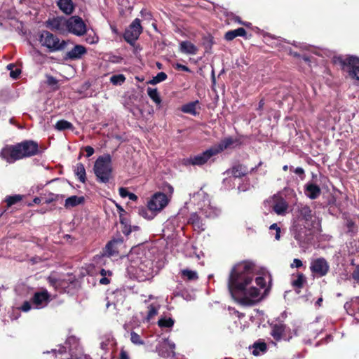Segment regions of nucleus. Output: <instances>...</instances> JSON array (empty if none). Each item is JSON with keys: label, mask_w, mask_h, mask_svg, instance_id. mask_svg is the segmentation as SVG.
<instances>
[{"label": "nucleus", "mask_w": 359, "mask_h": 359, "mask_svg": "<svg viewBox=\"0 0 359 359\" xmlns=\"http://www.w3.org/2000/svg\"><path fill=\"white\" fill-rule=\"evenodd\" d=\"M87 43L90 44L96 43L98 41V37L93 34V35L89 34L88 37L86 39Z\"/></svg>", "instance_id": "49"}, {"label": "nucleus", "mask_w": 359, "mask_h": 359, "mask_svg": "<svg viewBox=\"0 0 359 359\" xmlns=\"http://www.w3.org/2000/svg\"><path fill=\"white\" fill-rule=\"evenodd\" d=\"M280 229H278L277 231H276V235H275L276 240L280 239Z\"/></svg>", "instance_id": "62"}, {"label": "nucleus", "mask_w": 359, "mask_h": 359, "mask_svg": "<svg viewBox=\"0 0 359 359\" xmlns=\"http://www.w3.org/2000/svg\"><path fill=\"white\" fill-rule=\"evenodd\" d=\"M56 4L59 9L66 15L72 14L75 8V5L72 0H57Z\"/></svg>", "instance_id": "19"}, {"label": "nucleus", "mask_w": 359, "mask_h": 359, "mask_svg": "<svg viewBox=\"0 0 359 359\" xmlns=\"http://www.w3.org/2000/svg\"><path fill=\"white\" fill-rule=\"evenodd\" d=\"M22 200L20 195L10 196L6 197V202L8 206H11Z\"/></svg>", "instance_id": "44"}, {"label": "nucleus", "mask_w": 359, "mask_h": 359, "mask_svg": "<svg viewBox=\"0 0 359 359\" xmlns=\"http://www.w3.org/2000/svg\"><path fill=\"white\" fill-rule=\"evenodd\" d=\"M288 204L283 198L274 196L273 198V210L278 215H283L287 212Z\"/></svg>", "instance_id": "17"}, {"label": "nucleus", "mask_w": 359, "mask_h": 359, "mask_svg": "<svg viewBox=\"0 0 359 359\" xmlns=\"http://www.w3.org/2000/svg\"><path fill=\"white\" fill-rule=\"evenodd\" d=\"M191 198L193 202L197 201L198 208L206 217L214 218L219 215L220 210L211 205L208 196L203 191L194 194Z\"/></svg>", "instance_id": "5"}, {"label": "nucleus", "mask_w": 359, "mask_h": 359, "mask_svg": "<svg viewBox=\"0 0 359 359\" xmlns=\"http://www.w3.org/2000/svg\"><path fill=\"white\" fill-rule=\"evenodd\" d=\"M22 159L36 155L39 151L38 144L32 140H26L18 144Z\"/></svg>", "instance_id": "12"}, {"label": "nucleus", "mask_w": 359, "mask_h": 359, "mask_svg": "<svg viewBox=\"0 0 359 359\" xmlns=\"http://www.w3.org/2000/svg\"><path fill=\"white\" fill-rule=\"evenodd\" d=\"M21 73L20 69L16 68L15 70H11L10 72V76L13 79H17Z\"/></svg>", "instance_id": "51"}, {"label": "nucleus", "mask_w": 359, "mask_h": 359, "mask_svg": "<svg viewBox=\"0 0 359 359\" xmlns=\"http://www.w3.org/2000/svg\"><path fill=\"white\" fill-rule=\"evenodd\" d=\"M177 68L178 69H181V70L184 71V72H190V70L188 68V67H187V66H185L184 65L177 64Z\"/></svg>", "instance_id": "58"}, {"label": "nucleus", "mask_w": 359, "mask_h": 359, "mask_svg": "<svg viewBox=\"0 0 359 359\" xmlns=\"http://www.w3.org/2000/svg\"><path fill=\"white\" fill-rule=\"evenodd\" d=\"M15 67L14 65L13 64H9L8 66H7V69L8 70H10V72L11 70H13V69Z\"/></svg>", "instance_id": "64"}, {"label": "nucleus", "mask_w": 359, "mask_h": 359, "mask_svg": "<svg viewBox=\"0 0 359 359\" xmlns=\"http://www.w3.org/2000/svg\"><path fill=\"white\" fill-rule=\"evenodd\" d=\"M298 211L299 213V219L300 221H304L305 224L309 222L312 218V211L311 208L306 205H300L298 207Z\"/></svg>", "instance_id": "22"}, {"label": "nucleus", "mask_w": 359, "mask_h": 359, "mask_svg": "<svg viewBox=\"0 0 359 359\" xmlns=\"http://www.w3.org/2000/svg\"><path fill=\"white\" fill-rule=\"evenodd\" d=\"M199 102L198 101H194L189 102L182 107V111L186 114H189L193 116H196L198 114V110L200 107H198Z\"/></svg>", "instance_id": "25"}, {"label": "nucleus", "mask_w": 359, "mask_h": 359, "mask_svg": "<svg viewBox=\"0 0 359 359\" xmlns=\"http://www.w3.org/2000/svg\"><path fill=\"white\" fill-rule=\"evenodd\" d=\"M147 93L150 98L157 104H160L161 102V99L159 96L157 89L148 88Z\"/></svg>", "instance_id": "36"}, {"label": "nucleus", "mask_w": 359, "mask_h": 359, "mask_svg": "<svg viewBox=\"0 0 359 359\" xmlns=\"http://www.w3.org/2000/svg\"><path fill=\"white\" fill-rule=\"evenodd\" d=\"M304 193L308 198L314 200L319 197L321 190L318 185L312 182H308L305 184Z\"/></svg>", "instance_id": "18"}, {"label": "nucleus", "mask_w": 359, "mask_h": 359, "mask_svg": "<svg viewBox=\"0 0 359 359\" xmlns=\"http://www.w3.org/2000/svg\"><path fill=\"white\" fill-rule=\"evenodd\" d=\"M130 341L135 345H143L144 344L140 336L135 332H130Z\"/></svg>", "instance_id": "43"}, {"label": "nucleus", "mask_w": 359, "mask_h": 359, "mask_svg": "<svg viewBox=\"0 0 359 359\" xmlns=\"http://www.w3.org/2000/svg\"><path fill=\"white\" fill-rule=\"evenodd\" d=\"M293 229L294 231V238L299 242H303L307 236V230L304 225V227L299 223L294 222L293 224Z\"/></svg>", "instance_id": "23"}, {"label": "nucleus", "mask_w": 359, "mask_h": 359, "mask_svg": "<svg viewBox=\"0 0 359 359\" xmlns=\"http://www.w3.org/2000/svg\"><path fill=\"white\" fill-rule=\"evenodd\" d=\"M48 83L49 85H55L57 83V80L53 76L48 77Z\"/></svg>", "instance_id": "60"}, {"label": "nucleus", "mask_w": 359, "mask_h": 359, "mask_svg": "<svg viewBox=\"0 0 359 359\" xmlns=\"http://www.w3.org/2000/svg\"><path fill=\"white\" fill-rule=\"evenodd\" d=\"M126 81V77L123 74H116L113 75L110 78V81L113 85L118 86L121 85Z\"/></svg>", "instance_id": "41"}, {"label": "nucleus", "mask_w": 359, "mask_h": 359, "mask_svg": "<svg viewBox=\"0 0 359 359\" xmlns=\"http://www.w3.org/2000/svg\"><path fill=\"white\" fill-rule=\"evenodd\" d=\"M247 168L241 165L234 166L231 170V174L234 177H241L247 173Z\"/></svg>", "instance_id": "33"}, {"label": "nucleus", "mask_w": 359, "mask_h": 359, "mask_svg": "<svg viewBox=\"0 0 359 359\" xmlns=\"http://www.w3.org/2000/svg\"><path fill=\"white\" fill-rule=\"evenodd\" d=\"M67 19L64 17L57 16L48 19L46 22V26L53 32H57L61 34L67 32Z\"/></svg>", "instance_id": "14"}, {"label": "nucleus", "mask_w": 359, "mask_h": 359, "mask_svg": "<svg viewBox=\"0 0 359 359\" xmlns=\"http://www.w3.org/2000/svg\"><path fill=\"white\" fill-rule=\"evenodd\" d=\"M189 223L193 225L195 230L203 231L205 229V224L196 212H194L190 215Z\"/></svg>", "instance_id": "28"}, {"label": "nucleus", "mask_w": 359, "mask_h": 359, "mask_svg": "<svg viewBox=\"0 0 359 359\" xmlns=\"http://www.w3.org/2000/svg\"><path fill=\"white\" fill-rule=\"evenodd\" d=\"M182 276L186 277L188 280H196L198 278L197 273L195 271L184 269L181 271Z\"/></svg>", "instance_id": "42"}, {"label": "nucleus", "mask_w": 359, "mask_h": 359, "mask_svg": "<svg viewBox=\"0 0 359 359\" xmlns=\"http://www.w3.org/2000/svg\"><path fill=\"white\" fill-rule=\"evenodd\" d=\"M156 214V212H151L149 208H140L139 209V215L147 219H152Z\"/></svg>", "instance_id": "39"}, {"label": "nucleus", "mask_w": 359, "mask_h": 359, "mask_svg": "<svg viewBox=\"0 0 359 359\" xmlns=\"http://www.w3.org/2000/svg\"><path fill=\"white\" fill-rule=\"evenodd\" d=\"M294 172L299 175L301 177V179L303 180L304 177V170L302 168L298 167L294 170Z\"/></svg>", "instance_id": "55"}, {"label": "nucleus", "mask_w": 359, "mask_h": 359, "mask_svg": "<svg viewBox=\"0 0 359 359\" xmlns=\"http://www.w3.org/2000/svg\"><path fill=\"white\" fill-rule=\"evenodd\" d=\"M121 243L122 240L121 239H114L109 241L103 250V255L111 257L116 255L118 252L117 245Z\"/></svg>", "instance_id": "20"}, {"label": "nucleus", "mask_w": 359, "mask_h": 359, "mask_svg": "<svg viewBox=\"0 0 359 359\" xmlns=\"http://www.w3.org/2000/svg\"><path fill=\"white\" fill-rule=\"evenodd\" d=\"M39 40L41 44L46 47L50 52L61 50L66 46L65 41H60L58 37L48 31L40 32Z\"/></svg>", "instance_id": "7"}, {"label": "nucleus", "mask_w": 359, "mask_h": 359, "mask_svg": "<svg viewBox=\"0 0 359 359\" xmlns=\"http://www.w3.org/2000/svg\"><path fill=\"white\" fill-rule=\"evenodd\" d=\"M233 143V140L231 137H226L222 140L218 144L212 147L215 154H217L223 150L229 148Z\"/></svg>", "instance_id": "27"}, {"label": "nucleus", "mask_w": 359, "mask_h": 359, "mask_svg": "<svg viewBox=\"0 0 359 359\" xmlns=\"http://www.w3.org/2000/svg\"><path fill=\"white\" fill-rule=\"evenodd\" d=\"M306 279L304 274L298 273L296 278L292 280V285L297 289L302 288L304 284L306 283Z\"/></svg>", "instance_id": "32"}, {"label": "nucleus", "mask_w": 359, "mask_h": 359, "mask_svg": "<svg viewBox=\"0 0 359 359\" xmlns=\"http://www.w3.org/2000/svg\"><path fill=\"white\" fill-rule=\"evenodd\" d=\"M116 207H117V208H118V210L119 211L121 222L122 224H124V222L122 219V215H123V213L125 212V210H123V208L121 205H116Z\"/></svg>", "instance_id": "57"}, {"label": "nucleus", "mask_w": 359, "mask_h": 359, "mask_svg": "<svg viewBox=\"0 0 359 359\" xmlns=\"http://www.w3.org/2000/svg\"><path fill=\"white\" fill-rule=\"evenodd\" d=\"M129 193L126 188L121 187L119 189V194L122 198L128 197Z\"/></svg>", "instance_id": "54"}, {"label": "nucleus", "mask_w": 359, "mask_h": 359, "mask_svg": "<svg viewBox=\"0 0 359 359\" xmlns=\"http://www.w3.org/2000/svg\"><path fill=\"white\" fill-rule=\"evenodd\" d=\"M352 277L355 281L359 282V264L355 267V270L353 271L352 273Z\"/></svg>", "instance_id": "52"}, {"label": "nucleus", "mask_w": 359, "mask_h": 359, "mask_svg": "<svg viewBox=\"0 0 359 359\" xmlns=\"http://www.w3.org/2000/svg\"><path fill=\"white\" fill-rule=\"evenodd\" d=\"M332 61L343 70L348 72L350 76L359 80V57L352 55L346 57L334 55Z\"/></svg>", "instance_id": "4"}, {"label": "nucleus", "mask_w": 359, "mask_h": 359, "mask_svg": "<svg viewBox=\"0 0 359 359\" xmlns=\"http://www.w3.org/2000/svg\"><path fill=\"white\" fill-rule=\"evenodd\" d=\"M278 229H280V228L278 226V225L276 224H273L270 226L271 230L274 229V230L277 231Z\"/></svg>", "instance_id": "63"}, {"label": "nucleus", "mask_w": 359, "mask_h": 359, "mask_svg": "<svg viewBox=\"0 0 359 359\" xmlns=\"http://www.w3.org/2000/svg\"><path fill=\"white\" fill-rule=\"evenodd\" d=\"M310 269L312 273L322 277L328 273L330 266L325 259L320 257L311 261Z\"/></svg>", "instance_id": "13"}, {"label": "nucleus", "mask_w": 359, "mask_h": 359, "mask_svg": "<svg viewBox=\"0 0 359 359\" xmlns=\"http://www.w3.org/2000/svg\"><path fill=\"white\" fill-rule=\"evenodd\" d=\"M166 79H167V75L165 73L159 72L157 74V75L155 77H154V79L151 83L153 84H156V83H158L165 81Z\"/></svg>", "instance_id": "45"}, {"label": "nucleus", "mask_w": 359, "mask_h": 359, "mask_svg": "<svg viewBox=\"0 0 359 359\" xmlns=\"http://www.w3.org/2000/svg\"><path fill=\"white\" fill-rule=\"evenodd\" d=\"M86 53V49L83 46L76 45L71 50L67 52V56L71 60H77Z\"/></svg>", "instance_id": "21"}, {"label": "nucleus", "mask_w": 359, "mask_h": 359, "mask_svg": "<svg viewBox=\"0 0 359 359\" xmlns=\"http://www.w3.org/2000/svg\"><path fill=\"white\" fill-rule=\"evenodd\" d=\"M75 174L81 182H84L86 181V170L82 163L76 164Z\"/></svg>", "instance_id": "34"}, {"label": "nucleus", "mask_w": 359, "mask_h": 359, "mask_svg": "<svg viewBox=\"0 0 359 359\" xmlns=\"http://www.w3.org/2000/svg\"><path fill=\"white\" fill-rule=\"evenodd\" d=\"M303 263L299 259H294L292 263L291 264L290 266L292 268H299L302 266Z\"/></svg>", "instance_id": "50"}, {"label": "nucleus", "mask_w": 359, "mask_h": 359, "mask_svg": "<svg viewBox=\"0 0 359 359\" xmlns=\"http://www.w3.org/2000/svg\"><path fill=\"white\" fill-rule=\"evenodd\" d=\"M83 201L84 198L83 196H72L65 200V207L72 208L81 204Z\"/></svg>", "instance_id": "29"}, {"label": "nucleus", "mask_w": 359, "mask_h": 359, "mask_svg": "<svg viewBox=\"0 0 359 359\" xmlns=\"http://www.w3.org/2000/svg\"><path fill=\"white\" fill-rule=\"evenodd\" d=\"M180 50L182 53L188 55H196L198 52L197 47L189 41H182L180 44Z\"/></svg>", "instance_id": "24"}, {"label": "nucleus", "mask_w": 359, "mask_h": 359, "mask_svg": "<svg viewBox=\"0 0 359 359\" xmlns=\"http://www.w3.org/2000/svg\"><path fill=\"white\" fill-rule=\"evenodd\" d=\"M112 273L109 270L102 269L100 271V275L102 278L100 279L99 282L102 285H107L110 283V280L109 277L111 276Z\"/></svg>", "instance_id": "38"}, {"label": "nucleus", "mask_w": 359, "mask_h": 359, "mask_svg": "<svg viewBox=\"0 0 359 359\" xmlns=\"http://www.w3.org/2000/svg\"><path fill=\"white\" fill-rule=\"evenodd\" d=\"M50 301V294L45 289L34 293L29 302H25L20 307L24 312H27L32 309H40L44 308Z\"/></svg>", "instance_id": "6"}, {"label": "nucleus", "mask_w": 359, "mask_h": 359, "mask_svg": "<svg viewBox=\"0 0 359 359\" xmlns=\"http://www.w3.org/2000/svg\"><path fill=\"white\" fill-rule=\"evenodd\" d=\"M67 32L77 36H83L86 32V25L81 18L72 16L67 21Z\"/></svg>", "instance_id": "9"}, {"label": "nucleus", "mask_w": 359, "mask_h": 359, "mask_svg": "<svg viewBox=\"0 0 359 359\" xmlns=\"http://www.w3.org/2000/svg\"><path fill=\"white\" fill-rule=\"evenodd\" d=\"M174 323V320L171 318H161L158 321V325L161 328H170Z\"/></svg>", "instance_id": "35"}, {"label": "nucleus", "mask_w": 359, "mask_h": 359, "mask_svg": "<svg viewBox=\"0 0 359 359\" xmlns=\"http://www.w3.org/2000/svg\"><path fill=\"white\" fill-rule=\"evenodd\" d=\"M128 197L129 198L130 200L134 201L137 199V196L135 194L130 192L128 194Z\"/></svg>", "instance_id": "61"}, {"label": "nucleus", "mask_w": 359, "mask_h": 359, "mask_svg": "<svg viewBox=\"0 0 359 359\" xmlns=\"http://www.w3.org/2000/svg\"><path fill=\"white\" fill-rule=\"evenodd\" d=\"M246 31L244 28L240 27L234 30H230L225 34L224 38L226 41H231L237 36H245Z\"/></svg>", "instance_id": "30"}, {"label": "nucleus", "mask_w": 359, "mask_h": 359, "mask_svg": "<svg viewBox=\"0 0 359 359\" xmlns=\"http://www.w3.org/2000/svg\"><path fill=\"white\" fill-rule=\"evenodd\" d=\"M93 170L97 180L107 183L112 176L111 157L109 154L99 156L95 162Z\"/></svg>", "instance_id": "3"}, {"label": "nucleus", "mask_w": 359, "mask_h": 359, "mask_svg": "<svg viewBox=\"0 0 359 359\" xmlns=\"http://www.w3.org/2000/svg\"><path fill=\"white\" fill-rule=\"evenodd\" d=\"M170 197L163 192L155 193L147 202V208L152 212H160L170 202Z\"/></svg>", "instance_id": "8"}, {"label": "nucleus", "mask_w": 359, "mask_h": 359, "mask_svg": "<svg viewBox=\"0 0 359 359\" xmlns=\"http://www.w3.org/2000/svg\"><path fill=\"white\" fill-rule=\"evenodd\" d=\"M141 32L142 26L140 25V20L138 18H136L126 30L124 33V39L128 43L132 44L138 39Z\"/></svg>", "instance_id": "11"}, {"label": "nucleus", "mask_w": 359, "mask_h": 359, "mask_svg": "<svg viewBox=\"0 0 359 359\" xmlns=\"http://www.w3.org/2000/svg\"><path fill=\"white\" fill-rule=\"evenodd\" d=\"M266 350V346L265 343L255 344L253 346L252 354L254 355H259V353L265 352Z\"/></svg>", "instance_id": "40"}, {"label": "nucleus", "mask_w": 359, "mask_h": 359, "mask_svg": "<svg viewBox=\"0 0 359 359\" xmlns=\"http://www.w3.org/2000/svg\"><path fill=\"white\" fill-rule=\"evenodd\" d=\"M163 346L168 348L172 354L174 353V350L175 348V344L174 342L170 341L168 339H164Z\"/></svg>", "instance_id": "47"}, {"label": "nucleus", "mask_w": 359, "mask_h": 359, "mask_svg": "<svg viewBox=\"0 0 359 359\" xmlns=\"http://www.w3.org/2000/svg\"><path fill=\"white\" fill-rule=\"evenodd\" d=\"M344 308L351 315L356 311L359 316V297H353L349 302H346L344 304Z\"/></svg>", "instance_id": "26"}, {"label": "nucleus", "mask_w": 359, "mask_h": 359, "mask_svg": "<svg viewBox=\"0 0 359 359\" xmlns=\"http://www.w3.org/2000/svg\"><path fill=\"white\" fill-rule=\"evenodd\" d=\"M54 353H58L59 354H62L66 352V348L64 346H60L58 350L54 349L52 351Z\"/></svg>", "instance_id": "59"}, {"label": "nucleus", "mask_w": 359, "mask_h": 359, "mask_svg": "<svg viewBox=\"0 0 359 359\" xmlns=\"http://www.w3.org/2000/svg\"><path fill=\"white\" fill-rule=\"evenodd\" d=\"M86 152V157H90L94 154V149L90 146H86L84 148Z\"/></svg>", "instance_id": "53"}, {"label": "nucleus", "mask_w": 359, "mask_h": 359, "mask_svg": "<svg viewBox=\"0 0 359 359\" xmlns=\"http://www.w3.org/2000/svg\"><path fill=\"white\" fill-rule=\"evenodd\" d=\"M256 265L248 261L236 264L231 269L228 288L233 299L243 306H252L262 300L266 292V277L257 274Z\"/></svg>", "instance_id": "1"}, {"label": "nucleus", "mask_w": 359, "mask_h": 359, "mask_svg": "<svg viewBox=\"0 0 359 359\" xmlns=\"http://www.w3.org/2000/svg\"><path fill=\"white\" fill-rule=\"evenodd\" d=\"M48 280V283L55 288H57L60 285V281L54 276H49Z\"/></svg>", "instance_id": "48"}, {"label": "nucleus", "mask_w": 359, "mask_h": 359, "mask_svg": "<svg viewBox=\"0 0 359 359\" xmlns=\"http://www.w3.org/2000/svg\"><path fill=\"white\" fill-rule=\"evenodd\" d=\"M130 265L128 269L139 281L152 278L157 273L153 261L143 250L133 248L128 255Z\"/></svg>", "instance_id": "2"}, {"label": "nucleus", "mask_w": 359, "mask_h": 359, "mask_svg": "<svg viewBox=\"0 0 359 359\" xmlns=\"http://www.w3.org/2000/svg\"><path fill=\"white\" fill-rule=\"evenodd\" d=\"M215 155L216 154L212 147H210L202 154L190 157L187 160V162L194 165H202L207 163L208 161Z\"/></svg>", "instance_id": "15"}, {"label": "nucleus", "mask_w": 359, "mask_h": 359, "mask_svg": "<svg viewBox=\"0 0 359 359\" xmlns=\"http://www.w3.org/2000/svg\"><path fill=\"white\" fill-rule=\"evenodd\" d=\"M0 157L8 163H13L16 161L22 159L18 144L4 147L0 151Z\"/></svg>", "instance_id": "10"}, {"label": "nucleus", "mask_w": 359, "mask_h": 359, "mask_svg": "<svg viewBox=\"0 0 359 359\" xmlns=\"http://www.w3.org/2000/svg\"><path fill=\"white\" fill-rule=\"evenodd\" d=\"M55 127L58 130H67V129L72 130L74 128L73 125L70 122H69L66 120L58 121L56 123Z\"/></svg>", "instance_id": "37"}, {"label": "nucleus", "mask_w": 359, "mask_h": 359, "mask_svg": "<svg viewBox=\"0 0 359 359\" xmlns=\"http://www.w3.org/2000/svg\"><path fill=\"white\" fill-rule=\"evenodd\" d=\"M160 309V305L157 303H152L148 306V313L146 317V320L149 321L151 318H153L156 315H157L158 310Z\"/></svg>", "instance_id": "31"}, {"label": "nucleus", "mask_w": 359, "mask_h": 359, "mask_svg": "<svg viewBox=\"0 0 359 359\" xmlns=\"http://www.w3.org/2000/svg\"><path fill=\"white\" fill-rule=\"evenodd\" d=\"M119 359H130V357L126 351L121 350Z\"/></svg>", "instance_id": "56"}, {"label": "nucleus", "mask_w": 359, "mask_h": 359, "mask_svg": "<svg viewBox=\"0 0 359 359\" xmlns=\"http://www.w3.org/2000/svg\"><path fill=\"white\" fill-rule=\"evenodd\" d=\"M271 334L276 341L280 339L289 340L292 338V335L287 334L286 327L282 324L275 325L271 330Z\"/></svg>", "instance_id": "16"}, {"label": "nucleus", "mask_w": 359, "mask_h": 359, "mask_svg": "<svg viewBox=\"0 0 359 359\" xmlns=\"http://www.w3.org/2000/svg\"><path fill=\"white\" fill-rule=\"evenodd\" d=\"M162 190L164 192L163 194L169 196L170 199L174 191L173 187L170 184L166 183L163 185Z\"/></svg>", "instance_id": "46"}]
</instances>
